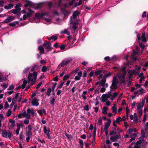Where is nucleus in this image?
Wrapping results in <instances>:
<instances>
[{"mask_svg":"<svg viewBox=\"0 0 148 148\" xmlns=\"http://www.w3.org/2000/svg\"><path fill=\"white\" fill-rule=\"evenodd\" d=\"M37 73L36 72H34L33 73L29 74L28 77V82L30 81L32 82L30 85H33L36 82L37 76Z\"/></svg>","mask_w":148,"mask_h":148,"instance_id":"obj_1","label":"nucleus"},{"mask_svg":"<svg viewBox=\"0 0 148 148\" xmlns=\"http://www.w3.org/2000/svg\"><path fill=\"white\" fill-rule=\"evenodd\" d=\"M118 80L117 77L114 76L113 77L112 84L110 87L111 90H115L118 88Z\"/></svg>","mask_w":148,"mask_h":148,"instance_id":"obj_2","label":"nucleus"},{"mask_svg":"<svg viewBox=\"0 0 148 148\" xmlns=\"http://www.w3.org/2000/svg\"><path fill=\"white\" fill-rule=\"evenodd\" d=\"M121 138V136L120 134L116 135L115 136H112L110 138V140L112 141H117L118 139Z\"/></svg>","mask_w":148,"mask_h":148,"instance_id":"obj_3","label":"nucleus"},{"mask_svg":"<svg viewBox=\"0 0 148 148\" xmlns=\"http://www.w3.org/2000/svg\"><path fill=\"white\" fill-rule=\"evenodd\" d=\"M25 1L26 3L24 5V6L25 7H27L28 6L33 8L34 3H32L31 1L28 0H25Z\"/></svg>","mask_w":148,"mask_h":148,"instance_id":"obj_4","label":"nucleus"},{"mask_svg":"<svg viewBox=\"0 0 148 148\" xmlns=\"http://www.w3.org/2000/svg\"><path fill=\"white\" fill-rule=\"evenodd\" d=\"M32 103L33 105L37 106L39 105V103L36 98H34L32 100Z\"/></svg>","mask_w":148,"mask_h":148,"instance_id":"obj_5","label":"nucleus"},{"mask_svg":"<svg viewBox=\"0 0 148 148\" xmlns=\"http://www.w3.org/2000/svg\"><path fill=\"white\" fill-rule=\"evenodd\" d=\"M14 19V17L13 16H10L6 18L4 21L5 23H9Z\"/></svg>","mask_w":148,"mask_h":148,"instance_id":"obj_6","label":"nucleus"},{"mask_svg":"<svg viewBox=\"0 0 148 148\" xmlns=\"http://www.w3.org/2000/svg\"><path fill=\"white\" fill-rule=\"evenodd\" d=\"M70 24L73 25L72 28L75 30H76L78 27V22H71Z\"/></svg>","mask_w":148,"mask_h":148,"instance_id":"obj_7","label":"nucleus"},{"mask_svg":"<svg viewBox=\"0 0 148 148\" xmlns=\"http://www.w3.org/2000/svg\"><path fill=\"white\" fill-rule=\"evenodd\" d=\"M111 123V121L110 119H108V122L105 123L104 126V129H108Z\"/></svg>","mask_w":148,"mask_h":148,"instance_id":"obj_8","label":"nucleus"},{"mask_svg":"<svg viewBox=\"0 0 148 148\" xmlns=\"http://www.w3.org/2000/svg\"><path fill=\"white\" fill-rule=\"evenodd\" d=\"M79 13H80L77 10H76L73 12L72 15V16L71 17V19L73 17L74 19H76V18L77 16L79 14Z\"/></svg>","mask_w":148,"mask_h":148,"instance_id":"obj_9","label":"nucleus"},{"mask_svg":"<svg viewBox=\"0 0 148 148\" xmlns=\"http://www.w3.org/2000/svg\"><path fill=\"white\" fill-rule=\"evenodd\" d=\"M42 6V4L41 3L35 4L34 3L33 8L36 9H38L41 8Z\"/></svg>","mask_w":148,"mask_h":148,"instance_id":"obj_10","label":"nucleus"},{"mask_svg":"<svg viewBox=\"0 0 148 148\" xmlns=\"http://www.w3.org/2000/svg\"><path fill=\"white\" fill-rule=\"evenodd\" d=\"M46 14L45 13L39 14L37 13L35 14V16L36 18H42L43 16Z\"/></svg>","mask_w":148,"mask_h":148,"instance_id":"obj_11","label":"nucleus"},{"mask_svg":"<svg viewBox=\"0 0 148 148\" xmlns=\"http://www.w3.org/2000/svg\"><path fill=\"white\" fill-rule=\"evenodd\" d=\"M116 104H114L113 105V106L112 107L111 109L112 110V112L114 113V115H115L117 113V109L116 108Z\"/></svg>","mask_w":148,"mask_h":148,"instance_id":"obj_12","label":"nucleus"},{"mask_svg":"<svg viewBox=\"0 0 148 148\" xmlns=\"http://www.w3.org/2000/svg\"><path fill=\"white\" fill-rule=\"evenodd\" d=\"M49 66H42V68L41 71L43 72H45L48 71L49 70Z\"/></svg>","mask_w":148,"mask_h":148,"instance_id":"obj_13","label":"nucleus"},{"mask_svg":"<svg viewBox=\"0 0 148 148\" xmlns=\"http://www.w3.org/2000/svg\"><path fill=\"white\" fill-rule=\"evenodd\" d=\"M14 6L13 5L12 3L9 4L8 5H5L4 6V8L6 9H10L13 8Z\"/></svg>","mask_w":148,"mask_h":148,"instance_id":"obj_14","label":"nucleus"},{"mask_svg":"<svg viewBox=\"0 0 148 148\" xmlns=\"http://www.w3.org/2000/svg\"><path fill=\"white\" fill-rule=\"evenodd\" d=\"M145 32H143L142 34V35L141 36V38H142V41L143 42H146V39L145 37Z\"/></svg>","mask_w":148,"mask_h":148,"instance_id":"obj_15","label":"nucleus"},{"mask_svg":"<svg viewBox=\"0 0 148 148\" xmlns=\"http://www.w3.org/2000/svg\"><path fill=\"white\" fill-rule=\"evenodd\" d=\"M57 83H55L53 86L52 87L51 91H52V95L53 96H54L55 95V92H54V89L57 85Z\"/></svg>","mask_w":148,"mask_h":148,"instance_id":"obj_16","label":"nucleus"},{"mask_svg":"<svg viewBox=\"0 0 148 148\" xmlns=\"http://www.w3.org/2000/svg\"><path fill=\"white\" fill-rule=\"evenodd\" d=\"M38 49L40 51V53H41V54L44 53V49L42 46L40 45L38 47Z\"/></svg>","mask_w":148,"mask_h":148,"instance_id":"obj_17","label":"nucleus"},{"mask_svg":"<svg viewBox=\"0 0 148 148\" xmlns=\"http://www.w3.org/2000/svg\"><path fill=\"white\" fill-rule=\"evenodd\" d=\"M26 114V112H24L22 113H20L18 115V119H20L22 117H24L25 116V114Z\"/></svg>","mask_w":148,"mask_h":148,"instance_id":"obj_18","label":"nucleus"},{"mask_svg":"<svg viewBox=\"0 0 148 148\" xmlns=\"http://www.w3.org/2000/svg\"><path fill=\"white\" fill-rule=\"evenodd\" d=\"M65 63V60L62 61L58 65V68H59V70L60 69L61 67H63L64 65H66Z\"/></svg>","mask_w":148,"mask_h":148,"instance_id":"obj_19","label":"nucleus"},{"mask_svg":"<svg viewBox=\"0 0 148 148\" xmlns=\"http://www.w3.org/2000/svg\"><path fill=\"white\" fill-rule=\"evenodd\" d=\"M108 110V108L106 106H104L102 110V113L105 114H107V111Z\"/></svg>","mask_w":148,"mask_h":148,"instance_id":"obj_20","label":"nucleus"},{"mask_svg":"<svg viewBox=\"0 0 148 148\" xmlns=\"http://www.w3.org/2000/svg\"><path fill=\"white\" fill-rule=\"evenodd\" d=\"M2 136L5 137L7 138V132L5 130H3L1 133Z\"/></svg>","mask_w":148,"mask_h":148,"instance_id":"obj_21","label":"nucleus"},{"mask_svg":"<svg viewBox=\"0 0 148 148\" xmlns=\"http://www.w3.org/2000/svg\"><path fill=\"white\" fill-rule=\"evenodd\" d=\"M106 78L103 79L102 80H101L100 82V84H101V85L104 86L105 85V83L106 82Z\"/></svg>","mask_w":148,"mask_h":148,"instance_id":"obj_22","label":"nucleus"},{"mask_svg":"<svg viewBox=\"0 0 148 148\" xmlns=\"http://www.w3.org/2000/svg\"><path fill=\"white\" fill-rule=\"evenodd\" d=\"M45 49H47L48 50H47V51H48L50 50H51L53 49V48L51 47L50 46H48L46 45V46H43Z\"/></svg>","mask_w":148,"mask_h":148,"instance_id":"obj_23","label":"nucleus"},{"mask_svg":"<svg viewBox=\"0 0 148 148\" xmlns=\"http://www.w3.org/2000/svg\"><path fill=\"white\" fill-rule=\"evenodd\" d=\"M27 83V82L26 80H24L23 81V84L22 85L21 87L22 89H24Z\"/></svg>","mask_w":148,"mask_h":148,"instance_id":"obj_24","label":"nucleus"},{"mask_svg":"<svg viewBox=\"0 0 148 148\" xmlns=\"http://www.w3.org/2000/svg\"><path fill=\"white\" fill-rule=\"evenodd\" d=\"M58 39V36L56 35H53L50 36V39L53 40L54 41H55Z\"/></svg>","mask_w":148,"mask_h":148,"instance_id":"obj_25","label":"nucleus"},{"mask_svg":"<svg viewBox=\"0 0 148 148\" xmlns=\"http://www.w3.org/2000/svg\"><path fill=\"white\" fill-rule=\"evenodd\" d=\"M102 72V71L100 70H97L95 72V75L97 76L100 74Z\"/></svg>","mask_w":148,"mask_h":148,"instance_id":"obj_26","label":"nucleus"},{"mask_svg":"<svg viewBox=\"0 0 148 148\" xmlns=\"http://www.w3.org/2000/svg\"><path fill=\"white\" fill-rule=\"evenodd\" d=\"M54 96H53V97H51V100L50 101V102L51 104L52 105H53L54 104V102L55 101L56 99L54 97Z\"/></svg>","mask_w":148,"mask_h":148,"instance_id":"obj_27","label":"nucleus"},{"mask_svg":"<svg viewBox=\"0 0 148 148\" xmlns=\"http://www.w3.org/2000/svg\"><path fill=\"white\" fill-rule=\"evenodd\" d=\"M141 134L142 136L141 140H143V138L145 137V132L142 129L141 130Z\"/></svg>","mask_w":148,"mask_h":148,"instance_id":"obj_28","label":"nucleus"},{"mask_svg":"<svg viewBox=\"0 0 148 148\" xmlns=\"http://www.w3.org/2000/svg\"><path fill=\"white\" fill-rule=\"evenodd\" d=\"M134 123H136L138 122L137 116L136 113H134Z\"/></svg>","mask_w":148,"mask_h":148,"instance_id":"obj_29","label":"nucleus"},{"mask_svg":"<svg viewBox=\"0 0 148 148\" xmlns=\"http://www.w3.org/2000/svg\"><path fill=\"white\" fill-rule=\"evenodd\" d=\"M121 121L122 120H121V118L120 117H119L118 118L116 119L115 121L116 122L119 124H120V122H121Z\"/></svg>","mask_w":148,"mask_h":148,"instance_id":"obj_30","label":"nucleus"},{"mask_svg":"<svg viewBox=\"0 0 148 148\" xmlns=\"http://www.w3.org/2000/svg\"><path fill=\"white\" fill-rule=\"evenodd\" d=\"M125 78H123L119 77V80L121 82V84H125Z\"/></svg>","mask_w":148,"mask_h":148,"instance_id":"obj_31","label":"nucleus"},{"mask_svg":"<svg viewBox=\"0 0 148 148\" xmlns=\"http://www.w3.org/2000/svg\"><path fill=\"white\" fill-rule=\"evenodd\" d=\"M51 91V88H48L47 91V95L49 96L50 95V93Z\"/></svg>","mask_w":148,"mask_h":148,"instance_id":"obj_32","label":"nucleus"},{"mask_svg":"<svg viewBox=\"0 0 148 148\" xmlns=\"http://www.w3.org/2000/svg\"><path fill=\"white\" fill-rule=\"evenodd\" d=\"M9 122L12 123L11 125L13 127H14L15 126V121L14 120L12 119H10L9 120Z\"/></svg>","mask_w":148,"mask_h":148,"instance_id":"obj_33","label":"nucleus"},{"mask_svg":"<svg viewBox=\"0 0 148 148\" xmlns=\"http://www.w3.org/2000/svg\"><path fill=\"white\" fill-rule=\"evenodd\" d=\"M72 60V59L71 58H69L68 59L66 60L65 61V64L66 65H67V64H68Z\"/></svg>","mask_w":148,"mask_h":148,"instance_id":"obj_34","label":"nucleus"},{"mask_svg":"<svg viewBox=\"0 0 148 148\" xmlns=\"http://www.w3.org/2000/svg\"><path fill=\"white\" fill-rule=\"evenodd\" d=\"M70 77V75H64L63 78V79L65 81L68 79Z\"/></svg>","mask_w":148,"mask_h":148,"instance_id":"obj_35","label":"nucleus"},{"mask_svg":"<svg viewBox=\"0 0 148 148\" xmlns=\"http://www.w3.org/2000/svg\"><path fill=\"white\" fill-rule=\"evenodd\" d=\"M104 95H103L101 97L102 98L101 101L103 102H105L106 100H107V99L104 97Z\"/></svg>","mask_w":148,"mask_h":148,"instance_id":"obj_36","label":"nucleus"},{"mask_svg":"<svg viewBox=\"0 0 148 148\" xmlns=\"http://www.w3.org/2000/svg\"><path fill=\"white\" fill-rule=\"evenodd\" d=\"M64 82H62L59 85V86H58L57 87V89H61L62 86H63Z\"/></svg>","mask_w":148,"mask_h":148,"instance_id":"obj_37","label":"nucleus"},{"mask_svg":"<svg viewBox=\"0 0 148 148\" xmlns=\"http://www.w3.org/2000/svg\"><path fill=\"white\" fill-rule=\"evenodd\" d=\"M126 74V72H125L124 73H122V74L119 77L123 78H125Z\"/></svg>","mask_w":148,"mask_h":148,"instance_id":"obj_38","label":"nucleus"},{"mask_svg":"<svg viewBox=\"0 0 148 148\" xmlns=\"http://www.w3.org/2000/svg\"><path fill=\"white\" fill-rule=\"evenodd\" d=\"M14 86L13 85H11L8 88V90H12L14 88Z\"/></svg>","mask_w":148,"mask_h":148,"instance_id":"obj_39","label":"nucleus"},{"mask_svg":"<svg viewBox=\"0 0 148 148\" xmlns=\"http://www.w3.org/2000/svg\"><path fill=\"white\" fill-rule=\"evenodd\" d=\"M142 107V106L141 105V104L139 103L137 105V108L138 110H142L141 109Z\"/></svg>","mask_w":148,"mask_h":148,"instance_id":"obj_40","label":"nucleus"},{"mask_svg":"<svg viewBox=\"0 0 148 148\" xmlns=\"http://www.w3.org/2000/svg\"><path fill=\"white\" fill-rule=\"evenodd\" d=\"M12 114V111L10 109L8 110L7 113V115L8 116H10Z\"/></svg>","mask_w":148,"mask_h":148,"instance_id":"obj_41","label":"nucleus"},{"mask_svg":"<svg viewBox=\"0 0 148 148\" xmlns=\"http://www.w3.org/2000/svg\"><path fill=\"white\" fill-rule=\"evenodd\" d=\"M51 43L50 42H45L43 43V46H46V45H47L48 46H51Z\"/></svg>","mask_w":148,"mask_h":148,"instance_id":"obj_42","label":"nucleus"},{"mask_svg":"<svg viewBox=\"0 0 148 148\" xmlns=\"http://www.w3.org/2000/svg\"><path fill=\"white\" fill-rule=\"evenodd\" d=\"M37 66V64H34L32 66V68L31 69V71H34L35 70L36 67Z\"/></svg>","mask_w":148,"mask_h":148,"instance_id":"obj_43","label":"nucleus"},{"mask_svg":"<svg viewBox=\"0 0 148 148\" xmlns=\"http://www.w3.org/2000/svg\"><path fill=\"white\" fill-rule=\"evenodd\" d=\"M65 134L69 139H70L71 138H72V137L71 135L68 134L66 133Z\"/></svg>","mask_w":148,"mask_h":148,"instance_id":"obj_44","label":"nucleus"},{"mask_svg":"<svg viewBox=\"0 0 148 148\" xmlns=\"http://www.w3.org/2000/svg\"><path fill=\"white\" fill-rule=\"evenodd\" d=\"M98 122L99 123V125H102V119L101 117L99 118L98 120Z\"/></svg>","mask_w":148,"mask_h":148,"instance_id":"obj_45","label":"nucleus"},{"mask_svg":"<svg viewBox=\"0 0 148 148\" xmlns=\"http://www.w3.org/2000/svg\"><path fill=\"white\" fill-rule=\"evenodd\" d=\"M145 77L144 76H142L140 77L139 79V82L140 83H142L143 81L145 80Z\"/></svg>","mask_w":148,"mask_h":148,"instance_id":"obj_46","label":"nucleus"},{"mask_svg":"<svg viewBox=\"0 0 148 148\" xmlns=\"http://www.w3.org/2000/svg\"><path fill=\"white\" fill-rule=\"evenodd\" d=\"M44 132L46 134H48V132L47 131V130L46 128V127L45 126L43 128Z\"/></svg>","mask_w":148,"mask_h":148,"instance_id":"obj_47","label":"nucleus"},{"mask_svg":"<svg viewBox=\"0 0 148 148\" xmlns=\"http://www.w3.org/2000/svg\"><path fill=\"white\" fill-rule=\"evenodd\" d=\"M9 25L10 26L14 27L16 25L15 22H13L10 23L9 24Z\"/></svg>","mask_w":148,"mask_h":148,"instance_id":"obj_48","label":"nucleus"},{"mask_svg":"<svg viewBox=\"0 0 148 148\" xmlns=\"http://www.w3.org/2000/svg\"><path fill=\"white\" fill-rule=\"evenodd\" d=\"M7 136H8L9 138H10L12 136V132L9 131L7 133Z\"/></svg>","mask_w":148,"mask_h":148,"instance_id":"obj_49","label":"nucleus"},{"mask_svg":"<svg viewBox=\"0 0 148 148\" xmlns=\"http://www.w3.org/2000/svg\"><path fill=\"white\" fill-rule=\"evenodd\" d=\"M32 134V132L28 131L26 133V136H31Z\"/></svg>","mask_w":148,"mask_h":148,"instance_id":"obj_50","label":"nucleus"},{"mask_svg":"<svg viewBox=\"0 0 148 148\" xmlns=\"http://www.w3.org/2000/svg\"><path fill=\"white\" fill-rule=\"evenodd\" d=\"M27 112L28 114H29L30 113H31L32 114H34V112L33 111H32L30 109L28 108L27 110Z\"/></svg>","mask_w":148,"mask_h":148,"instance_id":"obj_51","label":"nucleus"},{"mask_svg":"<svg viewBox=\"0 0 148 148\" xmlns=\"http://www.w3.org/2000/svg\"><path fill=\"white\" fill-rule=\"evenodd\" d=\"M17 128H18L20 129V127H21V128H22L23 127V126L22 124L18 123L17 124Z\"/></svg>","mask_w":148,"mask_h":148,"instance_id":"obj_52","label":"nucleus"},{"mask_svg":"<svg viewBox=\"0 0 148 148\" xmlns=\"http://www.w3.org/2000/svg\"><path fill=\"white\" fill-rule=\"evenodd\" d=\"M130 112V110L127 107L126 108V116L127 117L128 116V113Z\"/></svg>","mask_w":148,"mask_h":148,"instance_id":"obj_53","label":"nucleus"},{"mask_svg":"<svg viewBox=\"0 0 148 148\" xmlns=\"http://www.w3.org/2000/svg\"><path fill=\"white\" fill-rule=\"evenodd\" d=\"M104 60L106 61H111V59L110 57L109 56L105 57L104 58Z\"/></svg>","mask_w":148,"mask_h":148,"instance_id":"obj_54","label":"nucleus"},{"mask_svg":"<svg viewBox=\"0 0 148 148\" xmlns=\"http://www.w3.org/2000/svg\"><path fill=\"white\" fill-rule=\"evenodd\" d=\"M27 15V17L28 18H29L30 17H31L32 16V15L33 13H27H27L26 14Z\"/></svg>","mask_w":148,"mask_h":148,"instance_id":"obj_55","label":"nucleus"},{"mask_svg":"<svg viewBox=\"0 0 148 148\" xmlns=\"http://www.w3.org/2000/svg\"><path fill=\"white\" fill-rule=\"evenodd\" d=\"M128 132L129 134H131L134 131V130L132 128H130L128 130Z\"/></svg>","mask_w":148,"mask_h":148,"instance_id":"obj_56","label":"nucleus"},{"mask_svg":"<svg viewBox=\"0 0 148 148\" xmlns=\"http://www.w3.org/2000/svg\"><path fill=\"white\" fill-rule=\"evenodd\" d=\"M116 132H115L114 131H112L110 133V136H112V135H116Z\"/></svg>","mask_w":148,"mask_h":148,"instance_id":"obj_57","label":"nucleus"},{"mask_svg":"<svg viewBox=\"0 0 148 148\" xmlns=\"http://www.w3.org/2000/svg\"><path fill=\"white\" fill-rule=\"evenodd\" d=\"M103 95H104V97H105L107 99H109L110 97L111 96L110 95H109L108 94H103Z\"/></svg>","mask_w":148,"mask_h":148,"instance_id":"obj_58","label":"nucleus"},{"mask_svg":"<svg viewBox=\"0 0 148 148\" xmlns=\"http://www.w3.org/2000/svg\"><path fill=\"white\" fill-rule=\"evenodd\" d=\"M118 95V93L116 92H114V93L113 95H111V97H116Z\"/></svg>","mask_w":148,"mask_h":148,"instance_id":"obj_59","label":"nucleus"},{"mask_svg":"<svg viewBox=\"0 0 148 148\" xmlns=\"http://www.w3.org/2000/svg\"><path fill=\"white\" fill-rule=\"evenodd\" d=\"M48 5L49 9H50L52 6V3L51 2H49Z\"/></svg>","mask_w":148,"mask_h":148,"instance_id":"obj_60","label":"nucleus"},{"mask_svg":"<svg viewBox=\"0 0 148 148\" xmlns=\"http://www.w3.org/2000/svg\"><path fill=\"white\" fill-rule=\"evenodd\" d=\"M84 109L86 111H88L89 110V106L88 105H87L84 107Z\"/></svg>","mask_w":148,"mask_h":148,"instance_id":"obj_61","label":"nucleus"},{"mask_svg":"<svg viewBox=\"0 0 148 148\" xmlns=\"http://www.w3.org/2000/svg\"><path fill=\"white\" fill-rule=\"evenodd\" d=\"M65 46L64 44L61 45L60 47L61 50H63L65 49Z\"/></svg>","mask_w":148,"mask_h":148,"instance_id":"obj_62","label":"nucleus"},{"mask_svg":"<svg viewBox=\"0 0 148 148\" xmlns=\"http://www.w3.org/2000/svg\"><path fill=\"white\" fill-rule=\"evenodd\" d=\"M29 69V68H27V69H24V70L23 74H25L27 73L28 72Z\"/></svg>","mask_w":148,"mask_h":148,"instance_id":"obj_63","label":"nucleus"},{"mask_svg":"<svg viewBox=\"0 0 148 148\" xmlns=\"http://www.w3.org/2000/svg\"><path fill=\"white\" fill-rule=\"evenodd\" d=\"M9 106V104L7 101H6L5 103V108H8Z\"/></svg>","mask_w":148,"mask_h":148,"instance_id":"obj_64","label":"nucleus"}]
</instances>
